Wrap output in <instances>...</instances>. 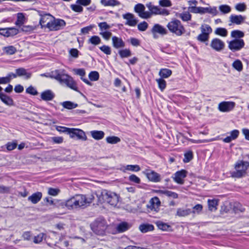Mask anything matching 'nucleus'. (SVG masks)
<instances>
[{
	"label": "nucleus",
	"mask_w": 249,
	"mask_h": 249,
	"mask_svg": "<svg viewBox=\"0 0 249 249\" xmlns=\"http://www.w3.org/2000/svg\"><path fill=\"white\" fill-rule=\"evenodd\" d=\"M94 199V196L93 194L76 195L65 200L66 208L69 210L80 207L84 208L91 203Z\"/></svg>",
	"instance_id": "1"
},
{
	"label": "nucleus",
	"mask_w": 249,
	"mask_h": 249,
	"mask_svg": "<svg viewBox=\"0 0 249 249\" xmlns=\"http://www.w3.org/2000/svg\"><path fill=\"white\" fill-rule=\"evenodd\" d=\"M71 128L63 126H56V129L60 133H64L66 134H69Z\"/></svg>",
	"instance_id": "58"
},
{
	"label": "nucleus",
	"mask_w": 249,
	"mask_h": 249,
	"mask_svg": "<svg viewBox=\"0 0 249 249\" xmlns=\"http://www.w3.org/2000/svg\"><path fill=\"white\" fill-rule=\"evenodd\" d=\"M146 6L148 8L149 12L147 13L149 14V18L152 15H160L167 16L169 14V12L166 9L160 8L159 6H155L151 2L146 4Z\"/></svg>",
	"instance_id": "8"
},
{
	"label": "nucleus",
	"mask_w": 249,
	"mask_h": 249,
	"mask_svg": "<svg viewBox=\"0 0 249 249\" xmlns=\"http://www.w3.org/2000/svg\"><path fill=\"white\" fill-rule=\"evenodd\" d=\"M142 173L146 176V178L150 181L158 182L161 180L160 175L150 169H146L144 171H142Z\"/></svg>",
	"instance_id": "12"
},
{
	"label": "nucleus",
	"mask_w": 249,
	"mask_h": 249,
	"mask_svg": "<svg viewBox=\"0 0 249 249\" xmlns=\"http://www.w3.org/2000/svg\"><path fill=\"white\" fill-rule=\"evenodd\" d=\"M55 97V94L50 89L46 90L41 93L40 97L46 101H51Z\"/></svg>",
	"instance_id": "24"
},
{
	"label": "nucleus",
	"mask_w": 249,
	"mask_h": 249,
	"mask_svg": "<svg viewBox=\"0 0 249 249\" xmlns=\"http://www.w3.org/2000/svg\"><path fill=\"white\" fill-rule=\"evenodd\" d=\"M245 42L242 39H234L229 42L228 47L232 52L238 51L244 48Z\"/></svg>",
	"instance_id": "11"
},
{
	"label": "nucleus",
	"mask_w": 249,
	"mask_h": 249,
	"mask_svg": "<svg viewBox=\"0 0 249 249\" xmlns=\"http://www.w3.org/2000/svg\"><path fill=\"white\" fill-rule=\"evenodd\" d=\"M235 8L237 11L243 12L246 10L247 6L244 3H239L235 5Z\"/></svg>",
	"instance_id": "63"
},
{
	"label": "nucleus",
	"mask_w": 249,
	"mask_h": 249,
	"mask_svg": "<svg viewBox=\"0 0 249 249\" xmlns=\"http://www.w3.org/2000/svg\"><path fill=\"white\" fill-rule=\"evenodd\" d=\"M130 226L127 222H123L117 225L116 230L118 233H121L128 230Z\"/></svg>",
	"instance_id": "31"
},
{
	"label": "nucleus",
	"mask_w": 249,
	"mask_h": 249,
	"mask_svg": "<svg viewBox=\"0 0 249 249\" xmlns=\"http://www.w3.org/2000/svg\"><path fill=\"white\" fill-rule=\"evenodd\" d=\"M177 17L180 18L184 21H187L191 20L192 16L188 12H184L182 13H178Z\"/></svg>",
	"instance_id": "41"
},
{
	"label": "nucleus",
	"mask_w": 249,
	"mask_h": 249,
	"mask_svg": "<svg viewBox=\"0 0 249 249\" xmlns=\"http://www.w3.org/2000/svg\"><path fill=\"white\" fill-rule=\"evenodd\" d=\"M3 50L6 53L9 55H12L17 52V49L13 46L5 47L3 49Z\"/></svg>",
	"instance_id": "51"
},
{
	"label": "nucleus",
	"mask_w": 249,
	"mask_h": 249,
	"mask_svg": "<svg viewBox=\"0 0 249 249\" xmlns=\"http://www.w3.org/2000/svg\"><path fill=\"white\" fill-rule=\"evenodd\" d=\"M148 24L145 21H142L138 25V29L140 31H145L148 28Z\"/></svg>",
	"instance_id": "61"
},
{
	"label": "nucleus",
	"mask_w": 249,
	"mask_h": 249,
	"mask_svg": "<svg viewBox=\"0 0 249 249\" xmlns=\"http://www.w3.org/2000/svg\"><path fill=\"white\" fill-rule=\"evenodd\" d=\"M214 34L216 35L225 37L228 35V31L226 28L218 27L214 31Z\"/></svg>",
	"instance_id": "44"
},
{
	"label": "nucleus",
	"mask_w": 249,
	"mask_h": 249,
	"mask_svg": "<svg viewBox=\"0 0 249 249\" xmlns=\"http://www.w3.org/2000/svg\"><path fill=\"white\" fill-rule=\"evenodd\" d=\"M26 92L32 95H36L38 94V92L36 89L32 86H29L26 89Z\"/></svg>",
	"instance_id": "59"
},
{
	"label": "nucleus",
	"mask_w": 249,
	"mask_h": 249,
	"mask_svg": "<svg viewBox=\"0 0 249 249\" xmlns=\"http://www.w3.org/2000/svg\"><path fill=\"white\" fill-rule=\"evenodd\" d=\"M88 42L93 45H97L101 43V39L97 36H93L89 39Z\"/></svg>",
	"instance_id": "49"
},
{
	"label": "nucleus",
	"mask_w": 249,
	"mask_h": 249,
	"mask_svg": "<svg viewBox=\"0 0 249 249\" xmlns=\"http://www.w3.org/2000/svg\"><path fill=\"white\" fill-rule=\"evenodd\" d=\"M210 45L213 50L218 52H220L224 50L225 46V43L218 38L213 39Z\"/></svg>",
	"instance_id": "14"
},
{
	"label": "nucleus",
	"mask_w": 249,
	"mask_h": 249,
	"mask_svg": "<svg viewBox=\"0 0 249 249\" xmlns=\"http://www.w3.org/2000/svg\"><path fill=\"white\" fill-rule=\"evenodd\" d=\"M101 3L105 6H114L120 4V2L116 0H101Z\"/></svg>",
	"instance_id": "39"
},
{
	"label": "nucleus",
	"mask_w": 249,
	"mask_h": 249,
	"mask_svg": "<svg viewBox=\"0 0 249 249\" xmlns=\"http://www.w3.org/2000/svg\"><path fill=\"white\" fill-rule=\"evenodd\" d=\"M25 20L24 14L22 13H18L17 15V19L15 22V24L18 27H20L24 23Z\"/></svg>",
	"instance_id": "37"
},
{
	"label": "nucleus",
	"mask_w": 249,
	"mask_h": 249,
	"mask_svg": "<svg viewBox=\"0 0 249 249\" xmlns=\"http://www.w3.org/2000/svg\"><path fill=\"white\" fill-rule=\"evenodd\" d=\"M19 32V30L16 27L0 28V35L6 37L16 36Z\"/></svg>",
	"instance_id": "13"
},
{
	"label": "nucleus",
	"mask_w": 249,
	"mask_h": 249,
	"mask_svg": "<svg viewBox=\"0 0 249 249\" xmlns=\"http://www.w3.org/2000/svg\"><path fill=\"white\" fill-rule=\"evenodd\" d=\"M42 194L41 192H37L33 194L28 198V200L31 201L33 204L37 203L41 199Z\"/></svg>",
	"instance_id": "26"
},
{
	"label": "nucleus",
	"mask_w": 249,
	"mask_h": 249,
	"mask_svg": "<svg viewBox=\"0 0 249 249\" xmlns=\"http://www.w3.org/2000/svg\"><path fill=\"white\" fill-rule=\"evenodd\" d=\"M158 228L163 231H172V227L167 223L158 220L156 223Z\"/></svg>",
	"instance_id": "27"
},
{
	"label": "nucleus",
	"mask_w": 249,
	"mask_h": 249,
	"mask_svg": "<svg viewBox=\"0 0 249 249\" xmlns=\"http://www.w3.org/2000/svg\"><path fill=\"white\" fill-rule=\"evenodd\" d=\"M16 73L11 72V75L13 78H16L17 76H23L25 79H29L31 78V72H27V70L24 68H19L16 69Z\"/></svg>",
	"instance_id": "21"
},
{
	"label": "nucleus",
	"mask_w": 249,
	"mask_h": 249,
	"mask_svg": "<svg viewBox=\"0 0 249 249\" xmlns=\"http://www.w3.org/2000/svg\"><path fill=\"white\" fill-rule=\"evenodd\" d=\"M92 137L96 140L102 139L105 136V133L103 131L93 130L90 132Z\"/></svg>",
	"instance_id": "36"
},
{
	"label": "nucleus",
	"mask_w": 249,
	"mask_h": 249,
	"mask_svg": "<svg viewBox=\"0 0 249 249\" xmlns=\"http://www.w3.org/2000/svg\"><path fill=\"white\" fill-rule=\"evenodd\" d=\"M12 76L11 72L9 73L6 77H0V84H7L9 83L12 79Z\"/></svg>",
	"instance_id": "56"
},
{
	"label": "nucleus",
	"mask_w": 249,
	"mask_h": 249,
	"mask_svg": "<svg viewBox=\"0 0 249 249\" xmlns=\"http://www.w3.org/2000/svg\"><path fill=\"white\" fill-rule=\"evenodd\" d=\"M231 36L234 39H241L244 36V33L240 30H233L231 33Z\"/></svg>",
	"instance_id": "46"
},
{
	"label": "nucleus",
	"mask_w": 249,
	"mask_h": 249,
	"mask_svg": "<svg viewBox=\"0 0 249 249\" xmlns=\"http://www.w3.org/2000/svg\"><path fill=\"white\" fill-rule=\"evenodd\" d=\"M124 167V172L125 170L131 171L132 172H139L141 170V168L139 165H127Z\"/></svg>",
	"instance_id": "42"
},
{
	"label": "nucleus",
	"mask_w": 249,
	"mask_h": 249,
	"mask_svg": "<svg viewBox=\"0 0 249 249\" xmlns=\"http://www.w3.org/2000/svg\"><path fill=\"white\" fill-rule=\"evenodd\" d=\"M66 84L71 89H72L76 91H79L78 88L76 86V84L71 77V78L67 81V82L66 83Z\"/></svg>",
	"instance_id": "45"
},
{
	"label": "nucleus",
	"mask_w": 249,
	"mask_h": 249,
	"mask_svg": "<svg viewBox=\"0 0 249 249\" xmlns=\"http://www.w3.org/2000/svg\"><path fill=\"white\" fill-rule=\"evenodd\" d=\"M96 196L101 204L107 202L111 205L116 206L119 202V196L116 193L107 190H103L99 196L98 195Z\"/></svg>",
	"instance_id": "3"
},
{
	"label": "nucleus",
	"mask_w": 249,
	"mask_h": 249,
	"mask_svg": "<svg viewBox=\"0 0 249 249\" xmlns=\"http://www.w3.org/2000/svg\"><path fill=\"white\" fill-rule=\"evenodd\" d=\"M107 227V221L102 217L97 218L90 224V229L93 232L100 236H103L106 234V230Z\"/></svg>",
	"instance_id": "2"
},
{
	"label": "nucleus",
	"mask_w": 249,
	"mask_h": 249,
	"mask_svg": "<svg viewBox=\"0 0 249 249\" xmlns=\"http://www.w3.org/2000/svg\"><path fill=\"white\" fill-rule=\"evenodd\" d=\"M210 35L200 34L196 37L197 40L201 42H206L209 41Z\"/></svg>",
	"instance_id": "53"
},
{
	"label": "nucleus",
	"mask_w": 249,
	"mask_h": 249,
	"mask_svg": "<svg viewBox=\"0 0 249 249\" xmlns=\"http://www.w3.org/2000/svg\"><path fill=\"white\" fill-rule=\"evenodd\" d=\"M66 24V22L63 19L55 18L53 17L52 20H50L46 23V27L51 31H58L62 29Z\"/></svg>",
	"instance_id": "7"
},
{
	"label": "nucleus",
	"mask_w": 249,
	"mask_h": 249,
	"mask_svg": "<svg viewBox=\"0 0 249 249\" xmlns=\"http://www.w3.org/2000/svg\"><path fill=\"white\" fill-rule=\"evenodd\" d=\"M184 156L183 162L184 163H188L193 159V152L191 150H188L184 153Z\"/></svg>",
	"instance_id": "43"
},
{
	"label": "nucleus",
	"mask_w": 249,
	"mask_h": 249,
	"mask_svg": "<svg viewBox=\"0 0 249 249\" xmlns=\"http://www.w3.org/2000/svg\"><path fill=\"white\" fill-rule=\"evenodd\" d=\"M35 28V27L31 25H23L21 28V31L26 33L31 32L33 31Z\"/></svg>",
	"instance_id": "60"
},
{
	"label": "nucleus",
	"mask_w": 249,
	"mask_h": 249,
	"mask_svg": "<svg viewBox=\"0 0 249 249\" xmlns=\"http://www.w3.org/2000/svg\"><path fill=\"white\" fill-rule=\"evenodd\" d=\"M128 180L136 184H140L141 183L140 178L134 174L130 175L128 178Z\"/></svg>",
	"instance_id": "55"
},
{
	"label": "nucleus",
	"mask_w": 249,
	"mask_h": 249,
	"mask_svg": "<svg viewBox=\"0 0 249 249\" xmlns=\"http://www.w3.org/2000/svg\"><path fill=\"white\" fill-rule=\"evenodd\" d=\"M160 204L161 202L159 197L155 196L150 200L149 204L147 205V207L151 211L158 212Z\"/></svg>",
	"instance_id": "22"
},
{
	"label": "nucleus",
	"mask_w": 249,
	"mask_h": 249,
	"mask_svg": "<svg viewBox=\"0 0 249 249\" xmlns=\"http://www.w3.org/2000/svg\"><path fill=\"white\" fill-rule=\"evenodd\" d=\"M112 40L113 46L116 49L124 48L125 46L124 42L120 37L114 36L112 38Z\"/></svg>",
	"instance_id": "25"
},
{
	"label": "nucleus",
	"mask_w": 249,
	"mask_h": 249,
	"mask_svg": "<svg viewBox=\"0 0 249 249\" xmlns=\"http://www.w3.org/2000/svg\"><path fill=\"white\" fill-rule=\"evenodd\" d=\"M0 95V99L3 103L8 106H12L14 105V101L10 96L4 93Z\"/></svg>",
	"instance_id": "35"
},
{
	"label": "nucleus",
	"mask_w": 249,
	"mask_h": 249,
	"mask_svg": "<svg viewBox=\"0 0 249 249\" xmlns=\"http://www.w3.org/2000/svg\"><path fill=\"white\" fill-rule=\"evenodd\" d=\"M167 27L171 33L178 36H181L185 32V29L180 21L177 19H173L169 22Z\"/></svg>",
	"instance_id": "5"
},
{
	"label": "nucleus",
	"mask_w": 249,
	"mask_h": 249,
	"mask_svg": "<svg viewBox=\"0 0 249 249\" xmlns=\"http://www.w3.org/2000/svg\"><path fill=\"white\" fill-rule=\"evenodd\" d=\"M139 229L142 232L146 233L153 231L154 227L153 225L148 223L142 224L140 225Z\"/></svg>",
	"instance_id": "29"
},
{
	"label": "nucleus",
	"mask_w": 249,
	"mask_h": 249,
	"mask_svg": "<svg viewBox=\"0 0 249 249\" xmlns=\"http://www.w3.org/2000/svg\"><path fill=\"white\" fill-rule=\"evenodd\" d=\"M123 18L126 20L125 24L130 26H135L139 21L138 19L135 18V16L130 13H126L123 14Z\"/></svg>",
	"instance_id": "19"
},
{
	"label": "nucleus",
	"mask_w": 249,
	"mask_h": 249,
	"mask_svg": "<svg viewBox=\"0 0 249 249\" xmlns=\"http://www.w3.org/2000/svg\"><path fill=\"white\" fill-rule=\"evenodd\" d=\"M229 18L230 21L232 23L236 24L237 25H240L245 22L246 17L243 16L241 15H231Z\"/></svg>",
	"instance_id": "23"
},
{
	"label": "nucleus",
	"mask_w": 249,
	"mask_h": 249,
	"mask_svg": "<svg viewBox=\"0 0 249 249\" xmlns=\"http://www.w3.org/2000/svg\"><path fill=\"white\" fill-rule=\"evenodd\" d=\"M118 53L122 58L128 57L132 55L131 51L128 49L120 50Z\"/></svg>",
	"instance_id": "40"
},
{
	"label": "nucleus",
	"mask_w": 249,
	"mask_h": 249,
	"mask_svg": "<svg viewBox=\"0 0 249 249\" xmlns=\"http://www.w3.org/2000/svg\"><path fill=\"white\" fill-rule=\"evenodd\" d=\"M71 138L86 141L87 137L84 131L75 128H71L69 134Z\"/></svg>",
	"instance_id": "10"
},
{
	"label": "nucleus",
	"mask_w": 249,
	"mask_h": 249,
	"mask_svg": "<svg viewBox=\"0 0 249 249\" xmlns=\"http://www.w3.org/2000/svg\"><path fill=\"white\" fill-rule=\"evenodd\" d=\"M190 12L193 13H198L200 14H204L205 13H209L215 16L218 14L216 7H196V6H190L189 7Z\"/></svg>",
	"instance_id": "6"
},
{
	"label": "nucleus",
	"mask_w": 249,
	"mask_h": 249,
	"mask_svg": "<svg viewBox=\"0 0 249 249\" xmlns=\"http://www.w3.org/2000/svg\"><path fill=\"white\" fill-rule=\"evenodd\" d=\"M145 7L144 5L142 3H138L134 7V11L138 14L140 17L147 19L149 18V14L145 11Z\"/></svg>",
	"instance_id": "16"
},
{
	"label": "nucleus",
	"mask_w": 249,
	"mask_h": 249,
	"mask_svg": "<svg viewBox=\"0 0 249 249\" xmlns=\"http://www.w3.org/2000/svg\"><path fill=\"white\" fill-rule=\"evenodd\" d=\"M156 192L159 194L165 195L168 197H171L173 198H178V194L177 193L168 190H157Z\"/></svg>",
	"instance_id": "33"
},
{
	"label": "nucleus",
	"mask_w": 249,
	"mask_h": 249,
	"mask_svg": "<svg viewBox=\"0 0 249 249\" xmlns=\"http://www.w3.org/2000/svg\"><path fill=\"white\" fill-rule=\"evenodd\" d=\"M192 212V210L190 209H183L178 208L177 211L176 215L179 217H184L189 215Z\"/></svg>",
	"instance_id": "32"
},
{
	"label": "nucleus",
	"mask_w": 249,
	"mask_h": 249,
	"mask_svg": "<svg viewBox=\"0 0 249 249\" xmlns=\"http://www.w3.org/2000/svg\"><path fill=\"white\" fill-rule=\"evenodd\" d=\"M235 171L231 172V176L233 178H241L245 177L249 168V162L238 160L234 165Z\"/></svg>",
	"instance_id": "4"
},
{
	"label": "nucleus",
	"mask_w": 249,
	"mask_h": 249,
	"mask_svg": "<svg viewBox=\"0 0 249 249\" xmlns=\"http://www.w3.org/2000/svg\"><path fill=\"white\" fill-rule=\"evenodd\" d=\"M53 73H54L53 77L56 80L65 84L71 78V76L68 74L64 73V71H61L60 70H56L53 72Z\"/></svg>",
	"instance_id": "18"
},
{
	"label": "nucleus",
	"mask_w": 249,
	"mask_h": 249,
	"mask_svg": "<svg viewBox=\"0 0 249 249\" xmlns=\"http://www.w3.org/2000/svg\"><path fill=\"white\" fill-rule=\"evenodd\" d=\"M35 10L37 12V14L40 17L39 19V24L41 25V28H46L45 23L49 22L50 20H52L53 16L51 15L49 13H47L45 11L35 9Z\"/></svg>",
	"instance_id": "9"
},
{
	"label": "nucleus",
	"mask_w": 249,
	"mask_h": 249,
	"mask_svg": "<svg viewBox=\"0 0 249 249\" xmlns=\"http://www.w3.org/2000/svg\"><path fill=\"white\" fill-rule=\"evenodd\" d=\"M70 7L71 10L75 12L82 13L83 11V7L76 3L75 4H71Z\"/></svg>",
	"instance_id": "57"
},
{
	"label": "nucleus",
	"mask_w": 249,
	"mask_h": 249,
	"mask_svg": "<svg viewBox=\"0 0 249 249\" xmlns=\"http://www.w3.org/2000/svg\"><path fill=\"white\" fill-rule=\"evenodd\" d=\"M235 106L234 102L223 101L218 105V109L223 112H230L231 111Z\"/></svg>",
	"instance_id": "15"
},
{
	"label": "nucleus",
	"mask_w": 249,
	"mask_h": 249,
	"mask_svg": "<svg viewBox=\"0 0 249 249\" xmlns=\"http://www.w3.org/2000/svg\"><path fill=\"white\" fill-rule=\"evenodd\" d=\"M99 49L107 55H110L111 53V48L108 46L104 45L101 47H100Z\"/></svg>",
	"instance_id": "62"
},
{
	"label": "nucleus",
	"mask_w": 249,
	"mask_h": 249,
	"mask_svg": "<svg viewBox=\"0 0 249 249\" xmlns=\"http://www.w3.org/2000/svg\"><path fill=\"white\" fill-rule=\"evenodd\" d=\"M188 172L184 170L177 171L175 174L174 177V181L179 184H183L184 181V178L187 177Z\"/></svg>",
	"instance_id": "17"
},
{
	"label": "nucleus",
	"mask_w": 249,
	"mask_h": 249,
	"mask_svg": "<svg viewBox=\"0 0 249 249\" xmlns=\"http://www.w3.org/2000/svg\"><path fill=\"white\" fill-rule=\"evenodd\" d=\"M232 67L238 71H241L243 70V64L242 62L237 59L234 61L232 63Z\"/></svg>",
	"instance_id": "50"
},
{
	"label": "nucleus",
	"mask_w": 249,
	"mask_h": 249,
	"mask_svg": "<svg viewBox=\"0 0 249 249\" xmlns=\"http://www.w3.org/2000/svg\"><path fill=\"white\" fill-rule=\"evenodd\" d=\"M61 105L65 108L68 109H72L77 107L78 105L76 103H74L70 101H64L60 103Z\"/></svg>",
	"instance_id": "34"
},
{
	"label": "nucleus",
	"mask_w": 249,
	"mask_h": 249,
	"mask_svg": "<svg viewBox=\"0 0 249 249\" xmlns=\"http://www.w3.org/2000/svg\"><path fill=\"white\" fill-rule=\"evenodd\" d=\"M219 200L217 199H208V205L209 210L213 212L215 211L217 209Z\"/></svg>",
	"instance_id": "28"
},
{
	"label": "nucleus",
	"mask_w": 249,
	"mask_h": 249,
	"mask_svg": "<svg viewBox=\"0 0 249 249\" xmlns=\"http://www.w3.org/2000/svg\"><path fill=\"white\" fill-rule=\"evenodd\" d=\"M89 77L91 81H96L99 79V74L97 71H92L89 73Z\"/></svg>",
	"instance_id": "52"
},
{
	"label": "nucleus",
	"mask_w": 249,
	"mask_h": 249,
	"mask_svg": "<svg viewBox=\"0 0 249 249\" xmlns=\"http://www.w3.org/2000/svg\"><path fill=\"white\" fill-rule=\"evenodd\" d=\"M219 9L223 14H226L231 11V7L227 4H222L219 6Z\"/></svg>",
	"instance_id": "48"
},
{
	"label": "nucleus",
	"mask_w": 249,
	"mask_h": 249,
	"mask_svg": "<svg viewBox=\"0 0 249 249\" xmlns=\"http://www.w3.org/2000/svg\"><path fill=\"white\" fill-rule=\"evenodd\" d=\"M107 142L110 144H116L121 141L120 138L117 136H109L106 138Z\"/></svg>",
	"instance_id": "47"
},
{
	"label": "nucleus",
	"mask_w": 249,
	"mask_h": 249,
	"mask_svg": "<svg viewBox=\"0 0 249 249\" xmlns=\"http://www.w3.org/2000/svg\"><path fill=\"white\" fill-rule=\"evenodd\" d=\"M98 26L100 28V30L102 31L104 30H108L110 28V26L109 25H108L106 22H102L99 23L98 24Z\"/></svg>",
	"instance_id": "64"
},
{
	"label": "nucleus",
	"mask_w": 249,
	"mask_h": 249,
	"mask_svg": "<svg viewBox=\"0 0 249 249\" xmlns=\"http://www.w3.org/2000/svg\"><path fill=\"white\" fill-rule=\"evenodd\" d=\"M156 81L158 82L159 89L161 91H163L166 86V81L161 78L157 79Z\"/></svg>",
	"instance_id": "54"
},
{
	"label": "nucleus",
	"mask_w": 249,
	"mask_h": 249,
	"mask_svg": "<svg viewBox=\"0 0 249 249\" xmlns=\"http://www.w3.org/2000/svg\"><path fill=\"white\" fill-rule=\"evenodd\" d=\"M151 31L155 38H156L157 34L161 36H164L168 34L167 30L162 25L158 23L154 24Z\"/></svg>",
	"instance_id": "20"
},
{
	"label": "nucleus",
	"mask_w": 249,
	"mask_h": 249,
	"mask_svg": "<svg viewBox=\"0 0 249 249\" xmlns=\"http://www.w3.org/2000/svg\"><path fill=\"white\" fill-rule=\"evenodd\" d=\"M50 205H53L58 208H66L65 200L54 199L50 201Z\"/></svg>",
	"instance_id": "30"
},
{
	"label": "nucleus",
	"mask_w": 249,
	"mask_h": 249,
	"mask_svg": "<svg viewBox=\"0 0 249 249\" xmlns=\"http://www.w3.org/2000/svg\"><path fill=\"white\" fill-rule=\"evenodd\" d=\"M172 71L168 69H161L159 71V75L161 78H167L171 75Z\"/></svg>",
	"instance_id": "38"
}]
</instances>
